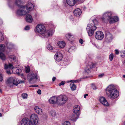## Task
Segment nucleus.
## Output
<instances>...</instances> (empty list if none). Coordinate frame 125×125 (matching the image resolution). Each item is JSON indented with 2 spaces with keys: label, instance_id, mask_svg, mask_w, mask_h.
Returning a JSON list of instances; mask_svg holds the SVG:
<instances>
[{
  "label": "nucleus",
  "instance_id": "f257e3e1",
  "mask_svg": "<svg viewBox=\"0 0 125 125\" xmlns=\"http://www.w3.org/2000/svg\"><path fill=\"white\" fill-rule=\"evenodd\" d=\"M34 31L35 32L40 34L45 38L52 36L54 32L53 30H46L44 26L42 24L37 25L35 28Z\"/></svg>",
  "mask_w": 125,
  "mask_h": 125
},
{
  "label": "nucleus",
  "instance_id": "f03ea898",
  "mask_svg": "<svg viewBox=\"0 0 125 125\" xmlns=\"http://www.w3.org/2000/svg\"><path fill=\"white\" fill-rule=\"evenodd\" d=\"M101 18L103 22L106 23L109 21L110 23H114L119 20L118 17L112 16V13L111 12L107 11L104 12Z\"/></svg>",
  "mask_w": 125,
  "mask_h": 125
},
{
  "label": "nucleus",
  "instance_id": "7ed1b4c3",
  "mask_svg": "<svg viewBox=\"0 0 125 125\" xmlns=\"http://www.w3.org/2000/svg\"><path fill=\"white\" fill-rule=\"evenodd\" d=\"M106 91L107 94L111 99L116 98L119 95V92L113 84L109 85L107 87Z\"/></svg>",
  "mask_w": 125,
  "mask_h": 125
},
{
  "label": "nucleus",
  "instance_id": "20e7f679",
  "mask_svg": "<svg viewBox=\"0 0 125 125\" xmlns=\"http://www.w3.org/2000/svg\"><path fill=\"white\" fill-rule=\"evenodd\" d=\"M34 8L31 2H28L26 7L21 6L19 9L17 11V14L19 15H25L32 10Z\"/></svg>",
  "mask_w": 125,
  "mask_h": 125
},
{
  "label": "nucleus",
  "instance_id": "39448f33",
  "mask_svg": "<svg viewBox=\"0 0 125 125\" xmlns=\"http://www.w3.org/2000/svg\"><path fill=\"white\" fill-rule=\"evenodd\" d=\"M92 21L94 25L92 23H89L88 24L86 28L88 35L90 36H91L94 34V31L96 29V27L95 25L98 24V22L96 19L93 20Z\"/></svg>",
  "mask_w": 125,
  "mask_h": 125
},
{
  "label": "nucleus",
  "instance_id": "423d86ee",
  "mask_svg": "<svg viewBox=\"0 0 125 125\" xmlns=\"http://www.w3.org/2000/svg\"><path fill=\"white\" fill-rule=\"evenodd\" d=\"M57 97V104L62 105L65 104L68 100V98L65 95H61Z\"/></svg>",
  "mask_w": 125,
  "mask_h": 125
},
{
  "label": "nucleus",
  "instance_id": "0eeeda50",
  "mask_svg": "<svg viewBox=\"0 0 125 125\" xmlns=\"http://www.w3.org/2000/svg\"><path fill=\"white\" fill-rule=\"evenodd\" d=\"M29 120L32 125H35L38 122V117L36 114H33L31 115Z\"/></svg>",
  "mask_w": 125,
  "mask_h": 125
},
{
  "label": "nucleus",
  "instance_id": "6e6552de",
  "mask_svg": "<svg viewBox=\"0 0 125 125\" xmlns=\"http://www.w3.org/2000/svg\"><path fill=\"white\" fill-rule=\"evenodd\" d=\"M84 0H66L67 4L71 6H73L77 2L81 3L83 2Z\"/></svg>",
  "mask_w": 125,
  "mask_h": 125
},
{
  "label": "nucleus",
  "instance_id": "1a4fd4ad",
  "mask_svg": "<svg viewBox=\"0 0 125 125\" xmlns=\"http://www.w3.org/2000/svg\"><path fill=\"white\" fill-rule=\"evenodd\" d=\"M5 49V46L4 44L0 45V58L2 60H4L6 58L5 55L2 52L4 51Z\"/></svg>",
  "mask_w": 125,
  "mask_h": 125
},
{
  "label": "nucleus",
  "instance_id": "9d476101",
  "mask_svg": "<svg viewBox=\"0 0 125 125\" xmlns=\"http://www.w3.org/2000/svg\"><path fill=\"white\" fill-rule=\"evenodd\" d=\"M114 37L110 32L106 31L105 32V40L107 42L111 41L114 39Z\"/></svg>",
  "mask_w": 125,
  "mask_h": 125
},
{
  "label": "nucleus",
  "instance_id": "9b49d317",
  "mask_svg": "<svg viewBox=\"0 0 125 125\" xmlns=\"http://www.w3.org/2000/svg\"><path fill=\"white\" fill-rule=\"evenodd\" d=\"M38 72H37L35 74H34V73H30L28 74L27 77V78L29 80L30 83H31V81L32 79H38Z\"/></svg>",
  "mask_w": 125,
  "mask_h": 125
},
{
  "label": "nucleus",
  "instance_id": "f8f14e48",
  "mask_svg": "<svg viewBox=\"0 0 125 125\" xmlns=\"http://www.w3.org/2000/svg\"><path fill=\"white\" fill-rule=\"evenodd\" d=\"M95 38L97 40H102L104 37L103 33L100 31H98L95 33Z\"/></svg>",
  "mask_w": 125,
  "mask_h": 125
},
{
  "label": "nucleus",
  "instance_id": "ddd939ff",
  "mask_svg": "<svg viewBox=\"0 0 125 125\" xmlns=\"http://www.w3.org/2000/svg\"><path fill=\"white\" fill-rule=\"evenodd\" d=\"M94 64L92 62H89L87 67L85 69V72L86 73L89 74L91 72V69L94 67Z\"/></svg>",
  "mask_w": 125,
  "mask_h": 125
},
{
  "label": "nucleus",
  "instance_id": "4468645a",
  "mask_svg": "<svg viewBox=\"0 0 125 125\" xmlns=\"http://www.w3.org/2000/svg\"><path fill=\"white\" fill-rule=\"evenodd\" d=\"M54 58L57 62L61 61L63 58L62 54L60 52H57L55 54Z\"/></svg>",
  "mask_w": 125,
  "mask_h": 125
},
{
  "label": "nucleus",
  "instance_id": "2eb2a0df",
  "mask_svg": "<svg viewBox=\"0 0 125 125\" xmlns=\"http://www.w3.org/2000/svg\"><path fill=\"white\" fill-rule=\"evenodd\" d=\"M99 101L101 104L104 106H108L109 105L105 98L104 97H100L99 98Z\"/></svg>",
  "mask_w": 125,
  "mask_h": 125
},
{
  "label": "nucleus",
  "instance_id": "dca6fc26",
  "mask_svg": "<svg viewBox=\"0 0 125 125\" xmlns=\"http://www.w3.org/2000/svg\"><path fill=\"white\" fill-rule=\"evenodd\" d=\"M73 13L74 15L76 16H79L81 14L82 12L81 10L79 8L75 9Z\"/></svg>",
  "mask_w": 125,
  "mask_h": 125
},
{
  "label": "nucleus",
  "instance_id": "f3484780",
  "mask_svg": "<svg viewBox=\"0 0 125 125\" xmlns=\"http://www.w3.org/2000/svg\"><path fill=\"white\" fill-rule=\"evenodd\" d=\"M57 97L54 96L52 97L49 100V102L52 104H57Z\"/></svg>",
  "mask_w": 125,
  "mask_h": 125
},
{
  "label": "nucleus",
  "instance_id": "a211bd4d",
  "mask_svg": "<svg viewBox=\"0 0 125 125\" xmlns=\"http://www.w3.org/2000/svg\"><path fill=\"white\" fill-rule=\"evenodd\" d=\"M35 112L37 114L41 115L42 114L43 112L42 109L38 106H35L34 108Z\"/></svg>",
  "mask_w": 125,
  "mask_h": 125
},
{
  "label": "nucleus",
  "instance_id": "6ab92c4d",
  "mask_svg": "<svg viewBox=\"0 0 125 125\" xmlns=\"http://www.w3.org/2000/svg\"><path fill=\"white\" fill-rule=\"evenodd\" d=\"M57 46L60 48H62L64 47L65 45V42L63 41H60L57 43Z\"/></svg>",
  "mask_w": 125,
  "mask_h": 125
},
{
  "label": "nucleus",
  "instance_id": "aec40b11",
  "mask_svg": "<svg viewBox=\"0 0 125 125\" xmlns=\"http://www.w3.org/2000/svg\"><path fill=\"white\" fill-rule=\"evenodd\" d=\"M80 110V108L79 105H76L73 107V111L75 114H78Z\"/></svg>",
  "mask_w": 125,
  "mask_h": 125
},
{
  "label": "nucleus",
  "instance_id": "412c9836",
  "mask_svg": "<svg viewBox=\"0 0 125 125\" xmlns=\"http://www.w3.org/2000/svg\"><path fill=\"white\" fill-rule=\"evenodd\" d=\"M4 69H11L12 70L15 69V67L13 66L12 64L9 63L8 64H6L4 65Z\"/></svg>",
  "mask_w": 125,
  "mask_h": 125
},
{
  "label": "nucleus",
  "instance_id": "4be33fe9",
  "mask_svg": "<svg viewBox=\"0 0 125 125\" xmlns=\"http://www.w3.org/2000/svg\"><path fill=\"white\" fill-rule=\"evenodd\" d=\"M26 20L27 22H31L33 21V19L31 16L30 15H27L26 18Z\"/></svg>",
  "mask_w": 125,
  "mask_h": 125
},
{
  "label": "nucleus",
  "instance_id": "5701e85b",
  "mask_svg": "<svg viewBox=\"0 0 125 125\" xmlns=\"http://www.w3.org/2000/svg\"><path fill=\"white\" fill-rule=\"evenodd\" d=\"M65 36L66 38L69 41L71 40L72 39H71V37H73V36L72 34L70 33L66 34Z\"/></svg>",
  "mask_w": 125,
  "mask_h": 125
},
{
  "label": "nucleus",
  "instance_id": "b1692460",
  "mask_svg": "<svg viewBox=\"0 0 125 125\" xmlns=\"http://www.w3.org/2000/svg\"><path fill=\"white\" fill-rule=\"evenodd\" d=\"M13 81V78L12 77H10L7 80L6 83L7 84H12Z\"/></svg>",
  "mask_w": 125,
  "mask_h": 125
},
{
  "label": "nucleus",
  "instance_id": "393cba45",
  "mask_svg": "<svg viewBox=\"0 0 125 125\" xmlns=\"http://www.w3.org/2000/svg\"><path fill=\"white\" fill-rule=\"evenodd\" d=\"M5 44L8 48L10 49L13 47V45L11 43L8 42L7 41L5 42Z\"/></svg>",
  "mask_w": 125,
  "mask_h": 125
},
{
  "label": "nucleus",
  "instance_id": "a878e982",
  "mask_svg": "<svg viewBox=\"0 0 125 125\" xmlns=\"http://www.w3.org/2000/svg\"><path fill=\"white\" fill-rule=\"evenodd\" d=\"M78 118L77 115L75 114L72 115L71 119L72 121L75 122Z\"/></svg>",
  "mask_w": 125,
  "mask_h": 125
},
{
  "label": "nucleus",
  "instance_id": "bb28decb",
  "mask_svg": "<svg viewBox=\"0 0 125 125\" xmlns=\"http://www.w3.org/2000/svg\"><path fill=\"white\" fill-rule=\"evenodd\" d=\"M70 86L72 90L74 91L75 90L76 86L73 83H71L70 85Z\"/></svg>",
  "mask_w": 125,
  "mask_h": 125
},
{
  "label": "nucleus",
  "instance_id": "cd10ccee",
  "mask_svg": "<svg viewBox=\"0 0 125 125\" xmlns=\"http://www.w3.org/2000/svg\"><path fill=\"white\" fill-rule=\"evenodd\" d=\"M21 96L23 99H26L27 98L28 94L26 93H24L22 94Z\"/></svg>",
  "mask_w": 125,
  "mask_h": 125
},
{
  "label": "nucleus",
  "instance_id": "c85d7f7f",
  "mask_svg": "<svg viewBox=\"0 0 125 125\" xmlns=\"http://www.w3.org/2000/svg\"><path fill=\"white\" fill-rule=\"evenodd\" d=\"M114 57V55L113 53H111L109 56V58L110 61H112Z\"/></svg>",
  "mask_w": 125,
  "mask_h": 125
},
{
  "label": "nucleus",
  "instance_id": "c756f323",
  "mask_svg": "<svg viewBox=\"0 0 125 125\" xmlns=\"http://www.w3.org/2000/svg\"><path fill=\"white\" fill-rule=\"evenodd\" d=\"M15 70H16V73L18 75H20V73H21L22 71V70L20 68L18 69H16V68Z\"/></svg>",
  "mask_w": 125,
  "mask_h": 125
},
{
  "label": "nucleus",
  "instance_id": "7c9ffc66",
  "mask_svg": "<svg viewBox=\"0 0 125 125\" xmlns=\"http://www.w3.org/2000/svg\"><path fill=\"white\" fill-rule=\"evenodd\" d=\"M9 57L11 59H12V60L14 62L16 61V59L15 56L13 55H10L9 56Z\"/></svg>",
  "mask_w": 125,
  "mask_h": 125
},
{
  "label": "nucleus",
  "instance_id": "2f4dec72",
  "mask_svg": "<svg viewBox=\"0 0 125 125\" xmlns=\"http://www.w3.org/2000/svg\"><path fill=\"white\" fill-rule=\"evenodd\" d=\"M19 84V83L16 80H15L13 78V82H12V84H13L14 85H17Z\"/></svg>",
  "mask_w": 125,
  "mask_h": 125
},
{
  "label": "nucleus",
  "instance_id": "473e14b6",
  "mask_svg": "<svg viewBox=\"0 0 125 125\" xmlns=\"http://www.w3.org/2000/svg\"><path fill=\"white\" fill-rule=\"evenodd\" d=\"M21 0H16L15 1V4L18 6L21 3Z\"/></svg>",
  "mask_w": 125,
  "mask_h": 125
},
{
  "label": "nucleus",
  "instance_id": "72a5a7b5",
  "mask_svg": "<svg viewBox=\"0 0 125 125\" xmlns=\"http://www.w3.org/2000/svg\"><path fill=\"white\" fill-rule=\"evenodd\" d=\"M47 49L50 50V51H51L53 49V48L50 44H49L47 46Z\"/></svg>",
  "mask_w": 125,
  "mask_h": 125
},
{
  "label": "nucleus",
  "instance_id": "f704fd0d",
  "mask_svg": "<svg viewBox=\"0 0 125 125\" xmlns=\"http://www.w3.org/2000/svg\"><path fill=\"white\" fill-rule=\"evenodd\" d=\"M4 39V36L1 33L0 34V42L2 41Z\"/></svg>",
  "mask_w": 125,
  "mask_h": 125
},
{
  "label": "nucleus",
  "instance_id": "c9c22d12",
  "mask_svg": "<svg viewBox=\"0 0 125 125\" xmlns=\"http://www.w3.org/2000/svg\"><path fill=\"white\" fill-rule=\"evenodd\" d=\"M3 79V75L1 73H0V82H2Z\"/></svg>",
  "mask_w": 125,
  "mask_h": 125
},
{
  "label": "nucleus",
  "instance_id": "e433bc0d",
  "mask_svg": "<svg viewBox=\"0 0 125 125\" xmlns=\"http://www.w3.org/2000/svg\"><path fill=\"white\" fill-rule=\"evenodd\" d=\"M51 114L53 116H55L56 115V112L54 111H51Z\"/></svg>",
  "mask_w": 125,
  "mask_h": 125
},
{
  "label": "nucleus",
  "instance_id": "4c0bfd02",
  "mask_svg": "<svg viewBox=\"0 0 125 125\" xmlns=\"http://www.w3.org/2000/svg\"><path fill=\"white\" fill-rule=\"evenodd\" d=\"M25 71L26 73H29L30 71L29 67V66H28L26 67L25 69Z\"/></svg>",
  "mask_w": 125,
  "mask_h": 125
},
{
  "label": "nucleus",
  "instance_id": "58836bf2",
  "mask_svg": "<svg viewBox=\"0 0 125 125\" xmlns=\"http://www.w3.org/2000/svg\"><path fill=\"white\" fill-rule=\"evenodd\" d=\"M125 56V51H123L121 53V56L124 57Z\"/></svg>",
  "mask_w": 125,
  "mask_h": 125
},
{
  "label": "nucleus",
  "instance_id": "ea45409f",
  "mask_svg": "<svg viewBox=\"0 0 125 125\" xmlns=\"http://www.w3.org/2000/svg\"><path fill=\"white\" fill-rule=\"evenodd\" d=\"M63 125H70V123L69 122L66 121L64 123Z\"/></svg>",
  "mask_w": 125,
  "mask_h": 125
},
{
  "label": "nucleus",
  "instance_id": "a19ab883",
  "mask_svg": "<svg viewBox=\"0 0 125 125\" xmlns=\"http://www.w3.org/2000/svg\"><path fill=\"white\" fill-rule=\"evenodd\" d=\"M91 86L93 88V90H95L96 89V87L94 84H92Z\"/></svg>",
  "mask_w": 125,
  "mask_h": 125
},
{
  "label": "nucleus",
  "instance_id": "79ce46f5",
  "mask_svg": "<svg viewBox=\"0 0 125 125\" xmlns=\"http://www.w3.org/2000/svg\"><path fill=\"white\" fill-rule=\"evenodd\" d=\"M30 27L29 26L27 25L25 27L24 29L26 30H29L30 29Z\"/></svg>",
  "mask_w": 125,
  "mask_h": 125
},
{
  "label": "nucleus",
  "instance_id": "37998d69",
  "mask_svg": "<svg viewBox=\"0 0 125 125\" xmlns=\"http://www.w3.org/2000/svg\"><path fill=\"white\" fill-rule=\"evenodd\" d=\"M65 81H62L60 83L59 85V86H61L64 85L65 84Z\"/></svg>",
  "mask_w": 125,
  "mask_h": 125
},
{
  "label": "nucleus",
  "instance_id": "c03bdc74",
  "mask_svg": "<svg viewBox=\"0 0 125 125\" xmlns=\"http://www.w3.org/2000/svg\"><path fill=\"white\" fill-rule=\"evenodd\" d=\"M19 75H20L21 76V77L22 78H23L24 80H26V77H24V75H23V74L21 73V74H20V73Z\"/></svg>",
  "mask_w": 125,
  "mask_h": 125
},
{
  "label": "nucleus",
  "instance_id": "a18cd8bd",
  "mask_svg": "<svg viewBox=\"0 0 125 125\" xmlns=\"http://www.w3.org/2000/svg\"><path fill=\"white\" fill-rule=\"evenodd\" d=\"M75 48V47L74 46H72L70 48H69V51H71L72 50H73Z\"/></svg>",
  "mask_w": 125,
  "mask_h": 125
},
{
  "label": "nucleus",
  "instance_id": "49530a36",
  "mask_svg": "<svg viewBox=\"0 0 125 125\" xmlns=\"http://www.w3.org/2000/svg\"><path fill=\"white\" fill-rule=\"evenodd\" d=\"M83 40L82 39H80L79 40V42L81 44H83Z\"/></svg>",
  "mask_w": 125,
  "mask_h": 125
},
{
  "label": "nucleus",
  "instance_id": "de8ad7c7",
  "mask_svg": "<svg viewBox=\"0 0 125 125\" xmlns=\"http://www.w3.org/2000/svg\"><path fill=\"white\" fill-rule=\"evenodd\" d=\"M38 85H32L30 86V87H37L38 86Z\"/></svg>",
  "mask_w": 125,
  "mask_h": 125
},
{
  "label": "nucleus",
  "instance_id": "09e8293b",
  "mask_svg": "<svg viewBox=\"0 0 125 125\" xmlns=\"http://www.w3.org/2000/svg\"><path fill=\"white\" fill-rule=\"evenodd\" d=\"M37 93L38 94H41V90L40 89L38 90L37 91Z\"/></svg>",
  "mask_w": 125,
  "mask_h": 125
},
{
  "label": "nucleus",
  "instance_id": "8fccbe9b",
  "mask_svg": "<svg viewBox=\"0 0 125 125\" xmlns=\"http://www.w3.org/2000/svg\"><path fill=\"white\" fill-rule=\"evenodd\" d=\"M104 75V74H100L98 75V77L99 78H101Z\"/></svg>",
  "mask_w": 125,
  "mask_h": 125
},
{
  "label": "nucleus",
  "instance_id": "3c124183",
  "mask_svg": "<svg viewBox=\"0 0 125 125\" xmlns=\"http://www.w3.org/2000/svg\"><path fill=\"white\" fill-rule=\"evenodd\" d=\"M25 82V81L24 80H20L19 81V83H23Z\"/></svg>",
  "mask_w": 125,
  "mask_h": 125
},
{
  "label": "nucleus",
  "instance_id": "603ef678",
  "mask_svg": "<svg viewBox=\"0 0 125 125\" xmlns=\"http://www.w3.org/2000/svg\"><path fill=\"white\" fill-rule=\"evenodd\" d=\"M115 54H118L119 53V52L117 50H115Z\"/></svg>",
  "mask_w": 125,
  "mask_h": 125
},
{
  "label": "nucleus",
  "instance_id": "864d4df0",
  "mask_svg": "<svg viewBox=\"0 0 125 125\" xmlns=\"http://www.w3.org/2000/svg\"><path fill=\"white\" fill-rule=\"evenodd\" d=\"M6 72L9 74H11V73L10 70H7L6 71Z\"/></svg>",
  "mask_w": 125,
  "mask_h": 125
},
{
  "label": "nucleus",
  "instance_id": "5fc2aeb1",
  "mask_svg": "<svg viewBox=\"0 0 125 125\" xmlns=\"http://www.w3.org/2000/svg\"><path fill=\"white\" fill-rule=\"evenodd\" d=\"M94 45L98 49H99L100 48V47L98 45H97L95 44H94Z\"/></svg>",
  "mask_w": 125,
  "mask_h": 125
},
{
  "label": "nucleus",
  "instance_id": "6e6d98bb",
  "mask_svg": "<svg viewBox=\"0 0 125 125\" xmlns=\"http://www.w3.org/2000/svg\"><path fill=\"white\" fill-rule=\"evenodd\" d=\"M88 96V94H84V98H86V97Z\"/></svg>",
  "mask_w": 125,
  "mask_h": 125
},
{
  "label": "nucleus",
  "instance_id": "4d7b16f0",
  "mask_svg": "<svg viewBox=\"0 0 125 125\" xmlns=\"http://www.w3.org/2000/svg\"><path fill=\"white\" fill-rule=\"evenodd\" d=\"M79 81V80H74V81L73 82L74 83H76L78 82Z\"/></svg>",
  "mask_w": 125,
  "mask_h": 125
},
{
  "label": "nucleus",
  "instance_id": "13d9d810",
  "mask_svg": "<svg viewBox=\"0 0 125 125\" xmlns=\"http://www.w3.org/2000/svg\"><path fill=\"white\" fill-rule=\"evenodd\" d=\"M56 77H53L52 78V80L53 81H54L56 79Z\"/></svg>",
  "mask_w": 125,
  "mask_h": 125
},
{
  "label": "nucleus",
  "instance_id": "bf43d9fd",
  "mask_svg": "<svg viewBox=\"0 0 125 125\" xmlns=\"http://www.w3.org/2000/svg\"><path fill=\"white\" fill-rule=\"evenodd\" d=\"M3 22L1 19H0V24H2Z\"/></svg>",
  "mask_w": 125,
  "mask_h": 125
},
{
  "label": "nucleus",
  "instance_id": "052dcab7",
  "mask_svg": "<svg viewBox=\"0 0 125 125\" xmlns=\"http://www.w3.org/2000/svg\"><path fill=\"white\" fill-rule=\"evenodd\" d=\"M122 125H125V121L122 122Z\"/></svg>",
  "mask_w": 125,
  "mask_h": 125
},
{
  "label": "nucleus",
  "instance_id": "680f3d73",
  "mask_svg": "<svg viewBox=\"0 0 125 125\" xmlns=\"http://www.w3.org/2000/svg\"><path fill=\"white\" fill-rule=\"evenodd\" d=\"M2 116V114L1 113H0V117H1Z\"/></svg>",
  "mask_w": 125,
  "mask_h": 125
},
{
  "label": "nucleus",
  "instance_id": "e2e57ef3",
  "mask_svg": "<svg viewBox=\"0 0 125 125\" xmlns=\"http://www.w3.org/2000/svg\"><path fill=\"white\" fill-rule=\"evenodd\" d=\"M123 77L125 78V75H123Z\"/></svg>",
  "mask_w": 125,
  "mask_h": 125
},
{
  "label": "nucleus",
  "instance_id": "0e129e2a",
  "mask_svg": "<svg viewBox=\"0 0 125 125\" xmlns=\"http://www.w3.org/2000/svg\"><path fill=\"white\" fill-rule=\"evenodd\" d=\"M0 92H1V90L0 89Z\"/></svg>",
  "mask_w": 125,
  "mask_h": 125
}]
</instances>
